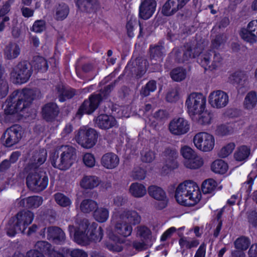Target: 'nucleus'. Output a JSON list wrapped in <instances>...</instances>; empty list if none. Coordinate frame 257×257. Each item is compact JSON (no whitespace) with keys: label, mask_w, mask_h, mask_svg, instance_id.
<instances>
[{"label":"nucleus","mask_w":257,"mask_h":257,"mask_svg":"<svg viewBox=\"0 0 257 257\" xmlns=\"http://www.w3.org/2000/svg\"><path fill=\"white\" fill-rule=\"evenodd\" d=\"M25 169L28 173L26 184L31 190L39 192L47 187L49 179L45 172L41 168L34 167V165H30Z\"/></svg>","instance_id":"nucleus-6"},{"label":"nucleus","mask_w":257,"mask_h":257,"mask_svg":"<svg viewBox=\"0 0 257 257\" xmlns=\"http://www.w3.org/2000/svg\"><path fill=\"white\" fill-rule=\"evenodd\" d=\"M156 88V82L154 80L150 81L142 87L140 92L141 95L145 97L147 96L151 92L154 91Z\"/></svg>","instance_id":"nucleus-54"},{"label":"nucleus","mask_w":257,"mask_h":257,"mask_svg":"<svg viewBox=\"0 0 257 257\" xmlns=\"http://www.w3.org/2000/svg\"><path fill=\"white\" fill-rule=\"evenodd\" d=\"M32 74V66L27 61L19 62L13 67L11 73V77L16 83H24L27 82Z\"/></svg>","instance_id":"nucleus-9"},{"label":"nucleus","mask_w":257,"mask_h":257,"mask_svg":"<svg viewBox=\"0 0 257 257\" xmlns=\"http://www.w3.org/2000/svg\"><path fill=\"white\" fill-rule=\"evenodd\" d=\"M212 53L213 54V57L211 53L208 52L204 54L198 59L199 63L205 69L208 66L210 70H214L221 65L222 58L220 54L215 52Z\"/></svg>","instance_id":"nucleus-13"},{"label":"nucleus","mask_w":257,"mask_h":257,"mask_svg":"<svg viewBox=\"0 0 257 257\" xmlns=\"http://www.w3.org/2000/svg\"><path fill=\"white\" fill-rule=\"evenodd\" d=\"M213 114L207 110H202L196 114L195 116H191L193 119L196 120L198 123L202 125L210 124L212 119Z\"/></svg>","instance_id":"nucleus-39"},{"label":"nucleus","mask_w":257,"mask_h":257,"mask_svg":"<svg viewBox=\"0 0 257 257\" xmlns=\"http://www.w3.org/2000/svg\"><path fill=\"white\" fill-rule=\"evenodd\" d=\"M184 165L187 168L197 169L203 165V159L197 155L188 160H184Z\"/></svg>","instance_id":"nucleus-41"},{"label":"nucleus","mask_w":257,"mask_h":257,"mask_svg":"<svg viewBox=\"0 0 257 257\" xmlns=\"http://www.w3.org/2000/svg\"><path fill=\"white\" fill-rule=\"evenodd\" d=\"M83 161L85 165L91 168L95 165V160L93 155L90 153H86L83 156Z\"/></svg>","instance_id":"nucleus-64"},{"label":"nucleus","mask_w":257,"mask_h":257,"mask_svg":"<svg viewBox=\"0 0 257 257\" xmlns=\"http://www.w3.org/2000/svg\"><path fill=\"white\" fill-rule=\"evenodd\" d=\"M164 49L162 45L151 46L150 48V57L152 59H157L164 54Z\"/></svg>","instance_id":"nucleus-51"},{"label":"nucleus","mask_w":257,"mask_h":257,"mask_svg":"<svg viewBox=\"0 0 257 257\" xmlns=\"http://www.w3.org/2000/svg\"><path fill=\"white\" fill-rule=\"evenodd\" d=\"M199 188L193 181L188 180L180 184L176 190L177 201L186 206L194 205L200 198Z\"/></svg>","instance_id":"nucleus-2"},{"label":"nucleus","mask_w":257,"mask_h":257,"mask_svg":"<svg viewBox=\"0 0 257 257\" xmlns=\"http://www.w3.org/2000/svg\"><path fill=\"white\" fill-rule=\"evenodd\" d=\"M22 128L19 125L8 128L3 135L5 146L11 147L17 144L22 139Z\"/></svg>","instance_id":"nucleus-11"},{"label":"nucleus","mask_w":257,"mask_h":257,"mask_svg":"<svg viewBox=\"0 0 257 257\" xmlns=\"http://www.w3.org/2000/svg\"><path fill=\"white\" fill-rule=\"evenodd\" d=\"M61 160L62 159L56 149L50 156L51 164L54 168H58L61 170H65L64 164Z\"/></svg>","instance_id":"nucleus-47"},{"label":"nucleus","mask_w":257,"mask_h":257,"mask_svg":"<svg viewBox=\"0 0 257 257\" xmlns=\"http://www.w3.org/2000/svg\"><path fill=\"white\" fill-rule=\"evenodd\" d=\"M169 130L174 135L181 136L188 132L190 123L183 117L174 118L169 123Z\"/></svg>","instance_id":"nucleus-14"},{"label":"nucleus","mask_w":257,"mask_h":257,"mask_svg":"<svg viewBox=\"0 0 257 257\" xmlns=\"http://www.w3.org/2000/svg\"><path fill=\"white\" fill-rule=\"evenodd\" d=\"M59 96V100L64 101L66 99L71 98L75 95V91L70 88H66L63 84H59L56 87Z\"/></svg>","instance_id":"nucleus-33"},{"label":"nucleus","mask_w":257,"mask_h":257,"mask_svg":"<svg viewBox=\"0 0 257 257\" xmlns=\"http://www.w3.org/2000/svg\"><path fill=\"white\" fill-rule=\"evenodd\" d=\"M192 47L190 44H186L180 48H176L174 50L175 60L178 63H184L194 58L192 53Z\"/></svg>","instance_id":"nucleus-18"},{"label":"nucleus","mask_w":257,"mask_h":257,"mask_svg":"<svg viewBox=\"0 0 257 257\" xmlns=\"http://www.w3.org/2000/svg\"><path fill=\"white\" fill-rule=\"evenodd\" d=\"M250 152V149L246 146H241L236 149L234 157L237 161H243L245 160L249 156Z\"/></svg>","instance_id":"nucleus-42"},{"label":"nucleus","mask_w":257,"mask_h":257,"mask_svg":"<svg viewBox=\"0 0 257 257\" xmlns=\"http://www.w3.org/2000/svg\"><path fill=\"white\" fill-rule=\"evenodd\" d=\"M47 239L52 240L56 244H62L65 242L66 236L64 231L57 226H50L47 228Z\"/></svg>","instance_id":"nucleus-21"},{"label":"nucleus","mask_w":257,"mask_h":257,"mask_svg":"<svg viewBox=\"0 0 257 257\" xmlns=\"http://www.w3.org/2000/svg\"><path fill=\"white\" fill-rule=\"evenodd\" d=\"M64 164L65 170L68 169L73 164L76 157L75 148L70 146H61L57 148Z\"/></svg>","instance_id":"nucleus-12"},{"label":"nucleus","mask_w":257,"mask_h":257,"mask_svg":"<svg viewBox=\"0 0 257 257\" xmlns=\"http://www.w3.org/2000/svg\"><path fill=\"white\" fill-rule=\"evenodd\" d=\"M34 217V213L29 210L19 211L9 220L6 227L7 234L14 236L19 232L24 233L27 226L32 223Z\"/></svg>","instance_id":"nucleus-4"},{"label":"nucleus","mask_w":257,"mask_h":257,"mask_svg":"<svg viewBox=\"0 0 257 257\" xmlns=\"http://www.w3.org/2000/svg\"><path fill=\"white\" fill-rule=\"evenodd\" d=\"M179 0H168L163 6L162 13L166 16H171L183 7Z\"/></svg>","instance_id":"nucleus-27"},{"label":"nucleus","mask_w":257,"mask_h":257,"mask_svg":"<svg viewBox=\"0 0 257 257\" xmlns=\"http://www.w3.org/2000/svg\"><path fill=\"white\" fill-rule=\"evenodd\" d=\"M97 202L90 199H85L80 204V209L84 213H89L97 207Z\"/></svg>","instance_id":"nucleus-40"},{"label":"nucleus","mask_w":257,"mask_h":257,"mask_svg":"<svg viewBox=\"0 0 257 257\" xmlns=\"http://www.w3.org/2000/svg\"><path fill=\"white\" fill-rule=\"evenodd\" d=\"M116 81L108 85L99 93L92 94L85 100L79 107L76 116L80 118L83 114H91L98 107L100 102L105 98L113 88Z\"/></svg>","instance_id":"nucleus-5"},{"label":"nucleus","mask_w":257,"mask_h":257,"mask_svg":"<svg viewBox=\"0 0 257 257\" xmlns=\"http://www.w3.org/2000/svg\"><path fill=\"white\" fill-rule=\"evenodd\" d=\"M148 191L151 197L160 201L156 205L157 208L159 209H162L167 206V200L166 193L161 187L156 185H151L148 187Z\"/></svg>","instance_id":"nucleus-17"},{"label":"nucleus","mask_w":257,"mask_h":257,"mask_svg":"<svg viewBox=\"0 0 257 257\" xmlns=\"http://www.w3.org/2000/svg\"><path fill=\"white\" fill-rule=\"evenodd\" d=\"M3 75L4 73H0V98L5 97L9 91L8 84L4 78Z\"/></svg>","instance_id":"nucleus-60"},{"label":"nucleus","mask_w":257,"mask_h":257,"mask_svg":"<svg viewBox=\"0 0 257 257\" xmlns=\"http://www.w3.org/2000/svg\"><path fill=\"white\" fill-rule=\"evenodd\" d=\"M98 138L97 132L93 128L82 126L75 136L76 141L82 147L89 149L93 147Z\"/></svg>","instance_id":"nucleus-8"},{"label":"nucleus","mask_w":257,"mask_h":257,"mask_svg":"<svg viewBox=\"0 0 257 257\" xmlns=\"http://www.w3.org/2000/svg\"><path fill=\"white\" fill-rule=\"evenodd\" d=\"M234 244L236 249L245 250L248 247L250 242L248 237L242 236L237 238L234 241Z\"/></svg>","instance_id":"nucleus-50"},{"label":"nucleus","mask_w":257,"mask_h":257,"mask_svg":"<svg viewBox=\"0 0 257 257\" xmlns=\"http://www.w3.org/2000/svg\"><path fill=\"white\" fill-rule=\"evenodd\" d=\"M35 249L40 252H48V253L52 249V245L46 241H38L35 245Z\"/></svg>","instance_id":"nucleus-55"},{"label":"nucleus","mask_w":257,"mask_h":257,"mask_svg":"<svg viewBox=\"0 0 257 257\" xmlns=\"http://www.w3.org/2000/svg\"><path fill=\"white\" fill-rule=\"evenodd\" d=\"M118 156L113 153H107L103 155L101 159V165L105 168L112 169L119 164Z\"/></svg>","instance_id":"nucleus-26"},{"label":"nucleus","mask_w":257,"mask_h":257,"mask_svg":"<svg viewBox=\"0 0 257 257\" xmlns=\"http://www.w3.org/2000/svg\"><path fill=\"white\" fill-rule=\"evenodd\" d=\"M193 141L196 148L202 152H209L213 149L214 146V137L206 132L196 134Z\"/></svg>","instance_id":"nucleus-10"},{"label":"nucleus","mask_w":257,"mask_h":257,"mask_svg":"<svg viewBox=\"0 0 257 257\" xmlns=\"http://www.w3.org/2000/svg\"><path fill=\"white\" fill-rule=\"evenodd\" d=\"M54 199L58 204L63 207L70 206L71 204L70 199L61 193H56Z\"/></svg>","instance_id":"nucleus-49"},{"label":"nucleus","mask_w":257,"mask_h":257,"mask_svg":"<svg viewBox=\"0 0 257 257\" xmlns=\"http://www.w3.org/2000/svg\"><path fill=\"white\" fill-rule=\"evenodd\" d=\"M93 216L95 219L99 222H105L109 216L108 209L105 207H98L95 209L94 211Z\"/></svg>","instance_id":"nucleus-43"},{"label":"nucleus","mask_w":257,"mask_h":257,"mask_svg":"<svg viewBox=\"0 0 257 257\" xmlns=\"http://www.w3.org/2000/svg\"><path fill=\"white\" fill-rule=\"evenodd\" d=\"M60 110L55 103L49 102L46 104L42 109L43 118L47 121H53L57 117Z\"/></svg>","instance_id":"nucleus-20"},{"label":"nucleus","mask_w":257,"mask_h":257,"mask_svg":"<svg viewBox=\"0 0 257 257\" xmlns=\"http://www.w3.org/2000/svg\"><path fill=\"white\" fill-rule=\"evenodd\" d=\"M136 64L138 65L139 71L137 75L141 77L145 73L149 66V63L147 59L143 58H137Z\"/></svg>","instance_id":"nucleus-53"},{"label":"nucleus","mask_w":257,"mask_h":257,"mask_svg":"<svg viewBox=\"0 0 257 257\" xmlns=\"http://www.w3.org/2000/svg\"><path fill=\"white\" fill-rule=\"evenodd\" d=\"M180 152L185 160H188L197 155L192 149L187 146L182 147Z\"/></svg>","instance_id":"nucleus-59"},{"label":"nucleus","mask_w":257,"mask_h":257,"mask_svg":"<svg viewBox=\"0 0 257 257\" xmlns=\"http://www.w3.org/2000/svg\"><path fill=\"white\" fill-rule=\"evenodd\" d=\"M227 169V164L222 160H216L211 165V170L215 173L223 174Z\"/></svg>","instance_id":"nucleus-44"},{"label":"nucleus","mask_w":257,"mask_h":257,"mask_svg":"<svg viewBox=\"0 0 257 257\" xmlns=\"http://www.w3.org/2000/svg\"><path fill=\"white\" fill-rule=\"evenodd\" d=\"M230 83L235 85L238 92H242L247 85V76L241 72H236L229 77Z\"/></svg>","instance_id":"nucleus-23"},{"label":"nucleus","mask_w":257,"mask_h":257,"mask_svg":"<svg viewBox=\"0 0 257 257\" xmlns=\"http://www.w3.org/2000/svg\"><path fill=\"white\" fill-rule=\"evenodd\" d=\"M132 176L135 180H143L145 178L146 172L140 167H136L134 169Z\"/></svg>","instance_id":"nucleus-63"},{"label":"nucleus","mask_w":257,"mask_h":257,"mask_svg":"<svg viewBox=\"0 0 257 257\" xmlns=\"http://www.w3.org/2000/svg\"><path fill=\"white\" fill-rule=\"evenodd\" d=\"M13 104L9 105L6 111L9 114L22 111L29 107L35 98V91L33 89H24L14 91L10 96Z\"/></svg>","instance_id":"nucleus-3"},{"label":"nucleus","mask_w":257,"mask_h":257,"mask_svg":"<svg viewBox=\"0 0 257 257\" xmlns=\"http://www.w3.org/2000/svg\"><path fill=\"white\" fill-rule=\"evenodd\" d=\"M157 6L155 0H144L139 8V16L144 20L151 18L154 13Z\"/></svg>","instance_id":"nucleus-19"},{"label":"nucleus","mask_w":257,"mask_h":257,"mask_svg":"<svg viewBox=\"0 0 257 257\" xmlns=\"http://www.w3.org/2000/svg\"><path fill=\"white\" fill-rule=\"evenodd\" d=\"M240 37L245 42L253 44L257 42V19L250 21L246 28H242L239 32Z\"/></svg>","instance_id":"nucleus-16"},{"label":"nucleus","mask_w":257,"mask_h":257,"mask_svg":"<svg viewBox=\"0 0 257 257\" xmlns=\"http://www.w3.org/2000/svg\"><path fill=\"white\" fill-rule=\"evenodd\" d=\"M226 41V37L223 34H219L213 38L211 41V47L213 49H218L224 45Z\"/></svg>","instance_id":"nucleus-56"},{"label":"nucleus","mask_w":257,"mask_h":257,"mask_svg":"<svg viewBox=\"0 0 257 257\" xmlns=\"http://www.w3.org/2000/svg\"><path fill=\"white\" fill-rule=\"evenodd\" d=\"M121 221L118 219L115 225V231L124 237L128 236L132 232L133 227L126 222H121Z\"/></svg>","instance_id":"nucleus-32"},{"label":"nucleus","mask_w":257,"mask_h":257,"mask_svg":"<svg viewBox=\"0 0 257 257\" xmlns=\"http://www.w3.org/2000/svg\"><path fill=\"white\" fill-rule=\"evenodd\" d=\"M43 198L40 196H33L22 199L19 202V205L23 207L28 208H37L43 202Z\"/></svg>","instance_id":"nucleus-29"},{"label":"nucleus","mask_w":257,"mask_h":257,"mask_svg":"<svg viewBox=\"0 0 257 257\" xmlns=\"http://www.w3.org/2000/svg\"><path fill=\"white\" fill-rule=\"evenodd\" d=\"M179 243L181 248L186 247L187 249H190L196 247L199 242L197 239H194L190 241L187 237L182 236L180 238Z\"/></svg>","instance_id":"nucleus-52"},{"label":"nucleus","mask_w":257,"mask_h":257,"mask_svg":"<svg viewBox=\"0 0 257 257\" xmlns=\"http://www.w3.org/2000/svg\"><path fill=\"white\" fill-rule=\"evenodd\" d=\"M150 244L145 240H135L133 242L132 246L136 250L142 251L148 249L150 246Z\"/></svg>","instance_id":"nucleus-61"},{"label":"nucleus","mask_w":257,"mask_h":257,"mask_svg":"<svg viewBox=\"0 0 257 257\" xmlns=\"http://www.w3.org/2000/svg\"><path fill=\"white\" fill-rule=\"evenodd\" d=\"M63 251L66 256L70 255L71 257H87V254L83 250L75 249L70 250L68 248H63Z\"/></svg>","instance_id":"nucleus-58"},{"label":"nucleus","mask_w":257,"mask_h":257,"mask_svg":"<svg viewBox=\"0 0 257 257\" xmlns=\"http://www.w3.org/2000/svg\"><path fill=\"white\" fill-rule=\"evenodd\" d=\"M228 101L227 94L220 90L213 91L209 95V103L213 108L218 109L224 107Z\"/></svg>","instance_id":"nucleus-15"},{"label":"nucleus","mask_w":257,"mask_h":257,"mask_svg":"<svg viewBox=\"0 0 257 257\" xmlns=\"http://www.w3.org/2000/svg\"><path fill=\"white\" fill-rule=\"evenodd\" d=\"M120 220L127 221L134 225L139 224L141 220V216L135 210L123 209L118 213V218Z\"/></svg>","instance_id":"nucleus-22"},{"label":"nucleus","mask_w":257,"mask_h":257,"mask_svg":"<svg viewBox=\"0 0 257 257\" xmlns=\"http://www.w3.org/2000/svg\"><path fill=\"white\" fill-rule=\"evenodd\" d=\"M170 76L175 81L180 82L184 80L186 77V71L182 67H177L170 72Z\"/></svg>","instance_id":"nucleus-46"},{"label":"nucleus","mask_w":257,"mask_h":257,"mask_svg":"<svg viewBox=\"0 0 257 257\" xmlns=\"http://www.w3.org/2000/svg\"><path fill=\"white\" fill-rule=\"evenodd\" d=\"M257 104V94L254 91L249 92L245 96L243 106L245 109L248 110H252Z\"/></svg>","instance_id":"nucleus-34"},{"label":"nucleus","mask_w":257,"mask_h":257,"mask_svg":"<svg viewBox=\"0 0 257 257\" xmlns=\"http://www.w3.org/2000/svg\"><path fill=\"white\" fill-rule=\"evenodd\" d=\"M95 124L100 128L109 129L116 125V120L111 115L102 114L98 115L94 120Z\"/></svg>","instance_id":"nucleus-25"},{"label":"nucleus","mask_w":257,"mask_h":257,"mask_svg":"<svg viewBox=\"0 0 257 257\" xmlns=\"http://www.w3.org/2000/svg\"><path fill=\"white\" fill-rule=\"evenodd\" d=\"M47 153L46 150L41 149L39 151H36L32 157L33 163L29 164L27 167L30 165H34V167H38L43 164L46 161Z\"/></svg>","instance_id":"nucleus-38"},{"label":"nucleus","mask_w":257,"mask_h":257,"mask_svg":"<svg viewBox=\"0 0 257 257\" xmlns=\"http://www.w3.org/2000/svg\"><path fill=\"white\" fill-rule=\"evenodd\" d=\"M129 192L133 197L141 198L147 193L145 186L139 183H133L130 186Z\"/></svg>","instance_id":"nucleus-37"},{"label":"nucleus","mask_w":257,"mask_h":257,"mask_svg":"<svg viewBox=\"0 0 257 257\" xmlns=\"http://www.w3.org/2000/svg\"><path fill=\"white\" fill-rule=\"evenodd\" d=\"M103 230L101 227L98 229L94 222L90 224L87 219L81 220L78 229L75 233V241L79 244H86L90 241H100L103 237Z\"/></svg>","instance_id":"nucleus-1"},{"label":"nucleus","mask_w":257,"mask_h":257,"mask_svg":"<svg viewBox=\"0 0 257 257\" xmlns=\"http://www.w3.org/2000/svg\"><path fill=\"white\" fill-rule=\"evenodd\" d=\"M98 178L94 176H85L80 181V184L85 189H92L99 184Z\"/></svg>","instance_id":"nucleus-35"},{"label":"nucleus","mask_w":257,"mask_h":257,"mask_svg":"<svg viewBox=\"0 0 257 257\" xmlns=\"http://www.w3.org/2000/svg\"><path fill=\"white\" fill-rule=\"evenodd\" d=\"M76 6L81 12L90 13L95 11L98 4L97 0H77Z\"/></svg>","instance_id":"nucleus-28"},{"label":"nucleus","mask_w":257,"mask_h":257,"mask_svg":"<svg viewBox=\"0 0 257 257\" xmlns=\"http://www.w3.org/2000/svg\"><path fill=\"white\" fill-rule=\"evenodd\" d=\"M216 186V182L212 179H209L203 182L202 191L204 194L211 193L215 190Z\"/></svg>","instance_id":"nucleus-48"},{"label":"nucleus","mask_w":257,"mask_h":257,"mask_svg":"<svg viewBox=\"0 0 257 257\" xmlns=\"http://www.w3.org/2000/svg\"><path fill=\"white\" fill-rule=\"evenodd\" d=\"M205 46V44L203 41L198 42L195 45L192 46V53L194 55V58L199 56L204 50Z\"/></svg>","instance_id":"nucleus-62"},{"label":"nucleus","mask_w":257,"mask_h":257,"mask_svg":"<svg viewBox=\"0 0 257 257\" xmlns=\"http://www.w3.org/2000/svg\"><path fill=\"white\" fill-rule=\"evenodd\" d=\"M55 19L57 21H62L66 19L69 13V8L65 3L59 4L55 8Z\"/></svg>","instance_id":"nucleus-36"},{"label":"nucleus","mask_w":257,"mask_h":257,"mask_svg":"<svg viewBox=\"0 0 257 257\" xmlns=\"http://www.w3.org/2000/svg\"><path fill=\"white\" fill-rule=\"evenodd\" d=\"M206 97L201 93L192 92L186 98L185 105L190 116H195L199 112L205 110Z\"/></svg>","instance_id":"nucleus-7"},{"label":"nucleus","mask_w":257,"mask_h":257,"mask_svg":"<svg viewBox=\"0 0 257 257\" xmlns=\"http://www.w3.org/2000/svg\"><path fill=\"white\" fill-rule=\"evenodd\" d=\"M33 65L35 69L42 72H45L48 68L47 60L43 57L37 56L34 57Z\"/></svg>","instance_id":"nucleus-45"},{"label":"nucleus","mask_w":257,"mask_h":257,"mask_svg":"<svg viewBox=\"0 0 257 257\" xmlns=\"http://www.w3.org/2000/svg\"><path fill=\"white\" fill-rule=\"evenodd\" d=\"M164 164L165 166L170 169H174L178 167L177 158V152L176 150L166 148L163 152Z\"/></svg>","instance_id":"nucleus-24"},{"label":"nucleus","mask_w":257,"mask_h":257,"mask_svg":"<svg viewBox=\"0 0 257 257\" xmlns=\"http://www.w3.org/2000/svg\"><path fill=\"white\" fill-rule=\"evenodd\" d=\"M21 49L18 44L14 42H10L5 47L4 55L9 60H12L18 57L20 55Z\"/></svg>","instance_id":"nucleus-30"},{"label":"nucleus","mask_w":257,"mask_h":257,"mask_svg":"<svg viewBox=\"0 0 257 257\" xmlns=\"http://www.w3.org/2000/svg\"><path fill=\"white\" fill-rule=\"evenodd\" d=\"M137 237L141 240H145L150 243L152 242V232L151 229L145 225H139L135 228Z\"/></svg>","instance_id":"nucleus-31"},{"label":"nucleus","mask_w":257,"mask_h":257,"mask_svg":"<svg viewBox=\"0 0 257 257\" xmlns=\"http://www.w3.org/2000/svg\"><path fill=\"white\" fill-rule=\"evenodd\" d=\"M235 144L230 143L223 147L218 152V156L220 158H224L228 156L234 149Z\"/></svg>","instance_id":"nucleus-57"}]
</instances>
